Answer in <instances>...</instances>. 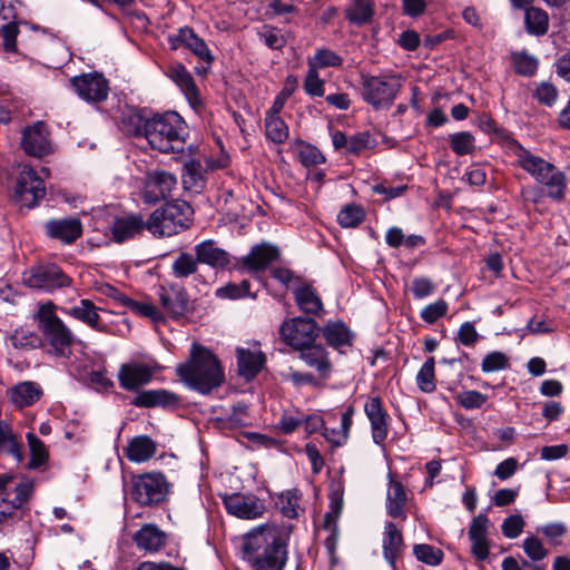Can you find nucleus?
Listing matches in <instances>:
<instances>
[{
    "label": "nucleus",
    "mask_w": 570,
    "mask_h": 570,
    "mask_svg": "<svg viewBox=\"0 0 570 570\" xmlns=\"http://www.w3.org/2000/svg\"><path fill=\"white\" fill-rule=\"evenodd\" d=\"M489 518L480 513L470 523L468 535L472 542L471 552L480 561L489 557L490 543L488 539Z\"/></svg>",
    "instance_id": "obj_20"
},
{
    "label": "nucleus",
    "mask_w": 570,
    "mask_h": 570,
    "mask_svg": "<svg viewBox=\"0 0 570 570\" xmlns=\"http://www.w3.org/2000/svg\"><path fill=\"white\" fill-rule=\"evenodd\" d=\"M80 98L90 102H100L107 99L109 82L104 73H80L70 79Z\"/></svg>",
    "instance_id": "obj_14"
},
{
    "label": "nucleus",
    "mask_w": 570,
    "mask_h": 570,
    "mask_svg": "<svg viewBox=\"0 0 570 570\" xmlns=\"http://www.w3.org/2000/svg\"><path fill=\"white\" fill-rule=\"evenodd\" d=\"M238 374L245 380H253L263 368L265 355L257 348H236Z\"/></svg>",
    "instance_id": "obj_26"
},
{
    "label": "nucleus",
    "mask_w": 570,
    "mask_h": 570,
    "mask_svg": "<svg viewBox=\"0 0 570 570\" xmlns=\"http://www.w3.org/2000/svg\"><path fill=\"white\" fill-rule=\"evenodd\" d=\"M173 81L180 88L187 98L189 105L197 109L202 107L203 101L200 98V92L198 90L197 85L195 83L194 78L190 73H170Z\"/></svg>",
    "instance_id": "obj_40"
},
{
    "label": "nucleus",
    "mask_w": 570,
    "mask_h": 570,
    "mask_svg": "<svg viewBox=\"0 0 570 570\" xmlns=\"http://www.w3.org/2000/svg\"><path fill=\"white\" fill-rule=\"evenodd\" d=\"M410 291L414 298L423 299L434 293L435 284L429 277L417 276L412 279Z\"/></svg>",
    "instance_id": "obj_59"
},
{
    "label": "nucleus",
    "mask_w": 570,
    "mask_h": 570,
    "mask_svg": "<svg viewBox=\"0 0 570 570\" xmlns=\"http://www.w3.org/2000/svg\"><path fill=\"white\" fill-rule=\"evenodd\" d=\"M539 184L547 187L548 196L556 200L562 202L566 196L567 178L563 171L558 169L553 165V169L544 175L543 180H539Z\"/></svg>",
    "instance_id": "obj_37"
},
{
    "label": "nucleus",
    "mask_w": 570,
    "mask_h": 570,
    "mask_svg": "<svg viewBox=\"0 0 570 570\" xmlns=\"http://www.w3.org/2000/svg\"><path fill=\"white\" fill-rule=\"evenodd\" d=\"M374 13V3L371 0H354L346 10L347 19L356 24L367 23Z\"/></svg>",
    "instance_id": "obj_42"
},
{
    "label": "nucleus",
    "mask_w": 570,
    "mask_h": 570,
    "mask_svg": "<svg viewBox=\"0 0 570 570\" xmlns=\"http://www.w3.org/2000/svg\"><path fill=\"white\" fill-rule=\"evenodd\" d=\"M242 558L254 570H284L287 550L274 524H262L248 531L242 543Z\"/></svg>",
    "instance_id": "obj_1"
},
{
    "label": "nucleus",
    "mask_w": 570,
    "mask_h": 570,
    "mask_svg": "<svg viewBox=\"0 0 570 570\" xmlns=\"http://www.w3.org/2000/svg\"><path fill=\"white\" fill-rule=\"evenodd\" d=\"M265 130L268 139L283 144L288 138V127L281 117L266 116Z\"/></svg>",
    "instance_id": "obj_49"
},
{
    "label": "nucleus",
    "mask_w": 570,
    "mask_h": 570,
    "mask_svg": "<svg viewBox=\"0 0 570 570\" xmlns=\"http://www.w3.org/2000/svg\"><path fill=\"white\" fill-rule=\"evenodd\" d=\"M144 228V222L140 217L128 216L115 220L112 226L114 239L117 243H122L126 239L134 237Z\"/></svg>",
    "instance_id": "obj_38"
},
{
    "label": "nucleus",
    "mask_w": 570,
    "mask_h": 570,
    "mask_svg": "<svg viewBox=\"0 0 570 570\" xmlns=\"http://www.w3.org/2000/svg\"><path fill=\"white\" fill-rule=\"evenodd\" d=\"M132 539L139 550L156 553L166 546L167 534L155 523H146Z\"/></svg>",
    "instance_id": "obj_24"
},
{
    "label": "nucleus",
    "mask_w": 570,
    "mask_h": 570,
    "mask_svg": "<svg viewBox=\"0 0 570 570\" xmlns=\"http://www.w3.org/2000/svg\"><path fill=\"white\" fill-rule=\"evenodd\" d=\"M39 330L56 356L68 357L73 343L71 330L56 314L51 302L41 304L36 314Z\"/></svg>",
    "instance_id": "obj_5"
},
{
    "label": "nucleus",
    "mask_w": 570,
    "mask_h": 570,
    "mask_svg": "<svg viewBox=\"0 0 570 570\" xmlns=\"http://www.w3.org/2000/svg\"><path fill=\"white\" fill-rule=\"evenodd\" d=\"M342 63V58L328 49H318L313 57L308 59L311 71L324 68H337Z\"/></svg>",
    "instance_id": "obj_47"
},
{
    "label": "nucleus",
    "mask_w": 570,
    "mask_h": 570,
    "mask_svg": "<svg viewBox=\"0 0 570 570\" xmlns=\"http://www.w3.org/2000/svg\"><path fill=\"white\" fill-rule=\"evenodd\" d=\"M451 149L458 156L470 155L475 150L474 136L469 131H460L449 135Z\"/></svg>",
    "instance_id": "obj_46"
},
{
    "label": "nucleus",
    "mask_w": 570,
    "mask_h": 570,
    "mask_svg": "<svg viewBox=\"0 0 570 570\" xmlns=\"http://www.w3.org/2000/svg\"><path fill=\"white\" fill-rule=\"evenodd\" d=\"M0 452L8 453L18 461L22 458L17 436L6 422H0Z\"/></svg>",
    "instance_id": "obj_43"
},
{
    "label": "nucleus",
    "mask_w": 570,
    "mask_h": 570,
    "mask_svg": "<svg viewBox=\"0 0 570 570\" xmlns=\"http://www.w3.org/2000/svg\"><path fill=\"white\" fill-rule=\"evenodd\" d=\"M374 147V139L366 131L357 132L350 137L347 153L360 155L362 151Z\"/></svg>",
    "instance_id": "obj_63"
},
{
    "label": "nucleus",
    "mask_w": 570,
    "mask_h": 570,
    "mask_svg": "<svg viewBox=\"0 0 570 570\" xmlns=\"http://www.w3.org/2000/svg\"><path fill=\"white\" fill-rule=\"evenodd\" d=\"M155 374V368L140 362L124 363L118 371V382L126 391H139L148 384Z\"/></svg>",
    "instance_id": "obj_17"
},
{
    "label": "nucleus",
    "mask_w": 570,
    "mask_h": 570,
    "mask_svg": "<svg viewBox=\"0 0 570 570\" xmlns=\"http://www.w3.org/2000/svg\"><path fill=\"white\" fill-rule=\"evenodd\" d=\"M322 332L327 344L335 348L352 344V334L343 322H328Z\"/></svg>",
    "instance_id": "obj_36"
},
{
    "label": "nucleus",
    "mask_w": 570,
    "mask_h": 570,
    "mask_svg": "<svg viewBox=\"0 0 570 570\" xmlns=\"http://www.w3.org/2000/svg\"><path fill=\"white\" fill-rule=\"evenodd\" d=\"M435 361L434 357H429L416 375L417 387L424 393H431L435 390V375H434Z\"/></svg>",
    "instance_id": "obj_50"
},
{
    "label": "nucleus",
    "mask_w": 570,
    "mask_h": 570,
    "mask_svg": "<svg viewBox=\"0 0 570 570\" xmlns=\"http://www.w3.org/2000/svg\"><path fill=\"white\" fill-rule=\"evenodd\" d=\"M522 549L530 561L539 562L548 557L549 551L537 535H528L522 542Z\"/></svg>",
    "instance_id": "obj_51"
},
{
    "label": "nucleus",
    "mask_w": 570,
    "mask_h": 570,
    "mask_svg": "<svg viewBox=\"0 0 570 570\" xmlns=\"http://www.w3.org/2000/svg\"><path fill=\"white\" fill-rule=\"evenodd\" d=\"M156 442L147 436L139 435L131 439L125 450L129 461L141 463L151 459L156 453Z\"/></svg>",
    "instance_id": "obj_32"
},
{
    "label": "nucleus",
    "mask_w": 570,
    "mask_h": 570,
    "mask_svg": "<svg viewBox=\"0 0 570 570\" xmlns=\"http://www.w3.org/2000/svg\"><path fill=\"white\" fill-rule=\"evenodd\" d=\"M134 135L144 136L153 149L169 154L184 150L188 130L184 119L177 112L169 111L137 125Z\"/></svg>",
    "instance_id": "obj_3"
},
{
    "label": "nucleus",
    "mask_w": 570,
    "mask_h": 570,
    "mask_svg": "<svg viewBox=\"0 0 570 570\" xmlns=\"http://www.w3.org/2000/svg\"><path fill=\"white\" fill-rule=\"evenodd\" d=\"M33 488L31 480L14 483L11 476H0V511L4 512L6 520L12 518L29 500Z\"/></svg>",
    "instance_id": "obj_9"
},
{
    "label": "nucleus",
    "mask_w": 570,
    "mask_h": 570,
    "mask_svg": "<svg viewBox=\"0 0 570 570\" xmlns=\"http://www.w3.org/2000/svg\"><path fill=\"white\" fill-rule=\"evenodd\" d=\"M42 394L39 384L35 382H22L11 389V401L19 407L30 406L36 403Z\"/></svg>",
    "instance_id": "obj_35"
},
{
    "label": "nucleus",
    "mask_w": 570,
    "mask_h": 570,
    "mask_svg": "<svg viewBox=\"0 0 570 570\" xmlns=\"http://www.w3.org/2000/svg\"><path fill=\"white\" fill-rule=\"evenodd\" d=\"M193 208L183 200L166 203L148 218L146 228L155 236L170 237L190 226Z\"/></svg>",
    "instance_id": "obj_4"
},
{
    "label": "nucleus",
    "mask_w": 570,
    "mask_h": 570,
    "mask_svg": "<svg viewBox=\"0 0 570 570\" xmlns=\"http://www.w3.org/2000/svg\"><path fill=\"white\" fill-rule=\"evenodd\" d=\"M177 186L176 176L164 169L148 170L144 178L141 198L146 204H157L171 196Z\"/></svg>",
    "instance_id": "obj_10"
},
{
    "label": "nucleus",
    "mask_w": 570,
    "mask_h": 570,
    "mask_svg": "<svg viewBox=\"0 0 570 570\" xmlns=\"http://www.w3.org/2000/svg\"><path fill=\"white\" fill-rule=\"evenodd\" d=\"M401 88V78L391 73L363 77L362 97L375 109L390 107Z\"/></svg>",
    "instance_id": "obj_7"
},
{
    "label": "nucleus",
    "mask_w": 570,
    "mask_h": 570,
    "mask_svg": "<svg viewBox=\"0 0 570 570\" xmlns=\"http://www.w3.org/2000/svg\"><path fill=\"white\" fill-rule=\"evenodd\" d=\"M23 282L31 288L51 292L69 286L71 279L57 265H38L24 274Z\"/></svg>",
    "instance_id": "obj_13"
},
{
    "label": "nucleus",
    "mask_w": 570,
    "mask_h": 570,
    "mask_svg": "<svg viewBox=\"0 0 570 570\" xmlns=\"http://www.w3.org/2000/svg\"><path fill=\"white\" fill-rule=\"evenodd\" d=\"M179 396L165 389L145 390L137 393L131 404L137 407L175 406L179 403Z\"/></svg>",
    "instance_id": "obj_28"
},
{
    "label": "nucleus",
    "mask_w": 570,
    "mask_h": 570,
    "mask_svg": "<svg viewBox=\"0 0 570 570\" xmlns=\"http://www.w3.org/2000/svg\"><path fill=\"white\" fill-rule=\"evenodd\" d=\"M195 255L199 264L208 265L216 269H224L230 263V255L219 247L214 239H206L195 245Z\"/></svg>",
    "instance_id": "obj_21"
},
{
    "label": "nucleus",
    "mask_w": 570,
    "mask_h": 570,
    "mask_svg": "<svg viewBox=\"0 0 570 570\" xmlns=\"http://www.w3.org/2000/svg\"><path fill=\"white\" fill-rule=\"evenodd\" d=\"M47 236L63 244L75 243L82 234V224L76 217L50 219L45 224Z\"/></svg>",
    "instance_id": "obj_19"
},
{
    "label": "nucleus",
    "mask_w": 570,
    "mask_h": 570,
    "mask_svg": "<svg viewBox=\"0 0 570 570\" xmlns=\"http://www.w3.org/2000/svg\"><path fill=\"white\" fill-rule=\"evenodd\" d=\"M382 549L384 559L395 569L397 559L404 552L405 543L402 531L392 521L384 523Z\"/></svg>",
    "instance_id": "obj_22"
},
{
    "label": "nucleus",
    "mask_w": 570,
    "mask_h": 570,
    "mask_svg": "<svg viewBox=\"0 0 570 570\" xmlns=\"http://www.w3.org/2000/svg\"><path fill=\"white\" fill-rule=\"evenodd\" d=\"M249 282L242 281L239 284L229 283L217 289L216 294L222 298L237 299L249 295Z\"/></svg>",
    "instance_id": "obj_61"
},
{
    "label": "nucleus",
    "mask_w": 570,
    "mask_h": 570,
    "mask_svg": "<svg viewBox=\"0 0 570 570\" xmlns=\"http://www.w3.org/2000/svg\"><path fill=\"white\" fill-rule=\"evenodd\" d=\"M176 375L191 390L208 394L225 381L219 360L208 348L194 343L189 358L176 367Z\"/></svg>",
    "instance_id": "obj_2"
},
{
    "label": "nucleus",
    "mask_w": 570,
    "mask_h": 570,
    "mask_svg": "<svg viewBox=\"0 0 570 570\" xmlns=\"http://www.w3.org/2000/svg\"><path fill=\"white\" fill-rule=\"evenodd\" d=\"M337 419H338V414L336 412H328L326 414L325 419L321 417L320 415H309V416L304 415L303 423L305 425V431L308 434H312V433H315L316 431H318L320 429L324 430V426L326 424L336 423Z\"/></svg>",
    "instance_id": "obj_62"
},
{
    "label": "nucleus",
    "mask_w": 570,
    "mask_h": 570,
    "mask_svg": "<svg viewBox=\"0 0 570 570\" xmlns=\"http://www.w3.org/2000/svg\"><path fill=\"white\" fill-rule=\"evenodd\" d=\"M449 309V304L445 299L439 298L435 302L426 305L420 312V317L428 324H433L443 317Z\"/></svg>",
    "instance_id": "obj_55"
},
{
    "label": "nucleus",
    "mask_w": 570,
    "mask_h": 570,
    "mask_svg": "<svg viewBox=\"0 0 570 570\" xmlns=\"http://www.w3.org/2000/svg\"><path fill=\"white\" fill-rule=\"evenodd\" d=\"M413 553L417 560L429 566H438L443 560V551L430 544H415Z\"/></svg>",
    "instance_id": "obj_54"
},
{
    "label": "nucleus",
    "mask_w": 570,
    "mask_h": 570,
    "mask_svg": "<svg viewBox=\"0 0 570 570\" xmlns=\"http://www.w3.org/2000/svg\"><path fill=\"white\" fill-rule=\"evenodd\" d=\"M28 445L30 449V468H38L42 465L48 459V451L43 442L32 433L27 434Z\"/></svg>",
    "instance_id": "obj_52"
},
{
    "label": "nucleus",
    "mask_w": 570,
    "mask_h": 570,
    "mask_svg": "<svg viewBox=\"0 0 570 570\" xmlns=\"http://www.w3.org/2000/svg\"><path fill=\"white\" fill-rule=\"evenodd\" d=\"M354 412L355 411L353 406H348L341 415H338V428H330L327 426L328 424L324 426L323 435L328 442L336 446H340L346 442L350 429L353 424Z\"/></svg>",
    "instance_id": "obj_33"
},
{
    "label": "nucleus",
    "mask_w": 570,
    "mask_h": 570,
    "mask_svg": "<svg viewBox=\"0 0 570 570\" xmlns=\"http://www.w3.org/2000/svg\"><path fill=\"white\" fill-rule=\"evenodd\" d=\"M409 501V495L405 487L401 481L395 480L392 474H389V488L386 492V513L393 519H406L405 508Z\"/></svg>",
    "instance_id": "obj_23"
},
{
    "label": "nucleus",
    "mask_w": 570,
    "mask_h": 570,
    "mask_svg": "<svg viewBox=\"0 0 570 570\" xmlns=\"http://www.w3.org/2000/svg\"><path fill=\"white\" fill-rule=\"evenodd\" d=\"M364 412L371 423L373 442L382 445L389 435L390 415L383 407L380 396H370L364 404Z\"/></svg>",
    "instance_id": "obj_15"
},
{
    "label": "nucleus",
    "mask_w": 570,
    "mask_h": 570,
    "mask_svg": "<svg viewBox=\"0 0 570 570\" xmlns=\"http://www.w3.org/2000/svg\"><path fill=\"white\" fill-rule=\"evenodd\" d=\"M509 366V358L502 352H491L487 354L481 363V370L484 373H491L504 370Z\"/></svg>",
    "instance_id": "obj_58"
},
{
    "label": "nucleus",
    "mask_w": 570,
    "mask_h": 570,
    "mask_svg": "<svg viewBox=\"0 0 570 570\" xmlns=\"http://www.w3.org/2000/svg\"><path fill=\"white\" fill-rule=\"evenodd\" d=\"M278 255V249L272 245H256L246 256L242 258V265L250 272L263 271L269 264L276 261Z\"/></svg>",
    "instance_id": "obj_29"
},
{
    "label": "nucleus",
    "mask_w": 570,
    "mask_h": 570,
    "mask_svg": "<svg viewBox=\"0 0 570 570\" xmlns=\"http://www.w3.org/2000/svg\"><path fill=\"white\" fill-rule=\"evenodd\" d=\"M299 497L295 490H287L279 495L278 504L282 513L287 518L297 515Z\"/></svg>",
    "instance_id": "obj_60"
},
{
    "label": "nucleus",
    "mask_w": 570,
    "mask_h": 570,
    "mask_svg": "<svg viewBox=\"0 0 570 570\" xmlns=\"http://www.w3.org/2000/svg\"><path fill=\"white\" fill-rule=\"evenodd\" d=\"M294 297L297 306L305 314L318 315L323 311V303L318 294L308 285L296 288Z\"/></svg>",
    "instance_id": "obj_34"
},
{
    "label": "nucleus",
    "mask_w": 570,
    "mask_h": 570,
    "mask_svg": "<svg viewBox=\"0 0 570 570\" xmlns=\"http://www.w3.org/2000/svg\"><path fill=\"white\" fill-rule=\"evenodd\" d=\"M227 513L243 520H255L266 511L265 501L250 492H234L222 495Z\"/></svg>",
    "instance_id": "obj_11"
},
{
    "label": "nucleus",
    "mask_w": 570,
    "mask_h": 570,
    "mask_svg": "<svg viewBox=\"0 0 570 570\" xmlns=\"http://www.w3.org/2000/svg\"><path fill=\"white\" fill-rule=\"evenodd\" d=\"M16 198L21 206L33 208L46 195L43 179L30 166H23L16 185Z\"/></svg>",
    "instance_id": "obj_12"
},
{
    "label": "nucleus",
    "mask_w": 570,
    "mask_h": 570,
    "mask_svg": "<svg viewBox=\"0 0 570 570\" xmlns=\"http://www.w3.org/2000/svg\"><path fill=\"white\" fill-rule=\"evenodd\" d=\"M124 305L134 313L150 318L153 322H160L164 320L163 313L150 303H139L131 298H124Z\"/></svg>",
    "instance_id": "obj_53"
},
{
    "label": "nucleus",
    "mask_w": 570,
    "mask_h": 570,
    "mask_svg": "<svg viewBox=\"0 0 570 570\" xmlns=\"http://www.w3.org/2000/svg\"><path fill=\"white\" fill-rule=\"evenodd\" d=\"M525 525L523 518L520 514H512L503 520L501 525L502 533L505 538H518Z\"/></svg>",
    "instance_id": "obj_64"
},
{
    "label": "nucleus",
    "mask_w": 570,
    "mask_h": 570,
    "mask_svg": "<svg viewBox=\"0 0 570 570\" xmlns=\"http://www.w3.org/2000/svg\"><path fill=\"white\" fill-rule=\"evenodd\" d=\"M99 307H97L90 299H80L77 304L62 307L61 312L81 323H85L89 327L96 331H102L100 324V316L98 314Z\"/></svg>",
    "instance_id": "obj_30"
},
{
    "label": "nucleus",
    "mask_w": 570,
    "mask_h": 570,
    "mask_svg": "<svg viewBox=\"0 0 570 570\" xmlns=\"http://www.w3.org/2000/svg\"><path fill=\"white\" fill-rule=\"evenodd\" d=\"M321 328L311 317H293L279 327L282 341L294 350L301 351L312 345L320 335Z\"/></svg>",
    "instance_id": "obj_8"
},
{
    "label": "nucleus",
    "mask_w": 570,
    "mask_h": 570,
    "mask_svg": "<svg viewBox=\"0 0 570 570\" xmlns=\"http://www.w3.org/2000/svg\"><path fill=\"white\" fill-rule=\"evenodd\" d=\"M21 147L32 157H43L51 153L49 131L45 122L37 121L24 128L21 137Z\"/></svg>",
    "instance_id": "obj_16"
},
{
    "label": "nucleus",
    "mask_w": 570,
    "mask_h": 570,
    "mask_svg": "<svg viewBox=\"0 0 570 570\" xmlns=\"http://www.w3.org/2000/svg\"><path fill=\"white\" fill-rule=\"evenodd\" d=\"M11 345L18 350H32L41 345V337L28 328H18L9 337Z\"/></svg>",
    "instance_id": "obj_45"
},
{
    "label": "nucleus",
    "mask_w": 570,
    "mask_h": 570,
    "mask_svg": "<svg viewBox=\"0 0 570 570\" xmlns=\"http://www.w3.org/2000/svg\"><path fill=\"white\" fill-rule=\"evenodd\" d=\"M301 358L307 366L315 368L322 379L330 376L332 363L323 346L312 344L308 347L301 350Z\"/></svg>",
    "instance_id": "obj_31"
},
{
    "label": "nucleus",
    "mask_w": 570,
    "mask_h": 570,
    "mask_svg": "<svg viewBox=\"0 0 570 570\" xmlns=\"http://www.w3.org/2000/svg\"><path fill=\"white\" fill-rule=\"evenodd\" d=\"M524 24L528 33L533 36H543L549 29L548 13L538 7L525 8Z\"/></svg>",
    "instance_id": "obj_39"
},
{
    "label": "nucleus",
    "mask_w": 570,
    "mask_h": 570,
    "mask_svg": "<svg viewBox=\"0 0 570 570\" xmlns=\"http://www.w3.org/2000/svg\"><path fill=\"white\" fill-rule=\"evenodd\" d=\"M169 492V483L158 472L135 475L130 480L129 495L141 507H151L163 502Z\"/></svg>",
    "instance_id": "obj_6"
},
{
    "label": "nucleus",
    "mask_w": 570,
    "mask_h": 570,
    "mask_svg": "<svg viewBox=\"0 0 570 570\" xmlns=\"http://www.w3.org/2000/svg\"><path fill=\"white\" fill-rule=\"evenodd\" d=\"M487 400V395L475 390L463 391L455 395L456 403L466 410L480 409Z\"/></svg>",
    "instance_id": "obj_57"
},
{
    "label": "nucleus",
    "mask_w": 570,
    "mask_h": 570,
    "mask_svg": "<svg viewBox=\"0 0 570 570\" xmlns=\"http://www.w3.org/2000/svg\"><path fill=\"white\" fill-rule=\"evenodd\" d=\"M518 165L531 175L538 183L543 180L544 175L553 169V164L544 160L543 158L533 155L522 146H518L515 150Z\"/></svg>",
    "instance_id": "obj_27"
},
{
    "label": "nucleus",
    "mask_w": 570,
    "mask_h": 570,
    "mask_svg": "<svg viewBox=\"0 0 570 570\" xmlns=\"http://www.w3.org/2000/svg\"><path fill=\"white\" fill-rule=\"evenodd\" d=\"M158 295L161 307L168 316L179 318L187 312L188 295L184 287L176 284L161 286Z\"/></svg>",
    "instance_id": "obj_18"
},
{
    "label": "nucleus",
    "mask_w": 570,
    "mask_h": 570,
    "mask_svg": "<svg viewBox=\"0 0 570 570\" xmlns=\"http://www.w3.org/2000/svg\"><path fill=\"white\" fill-rule=\"evenodd\" d=\"M293 150L299 163L305 167L316 166L325 163V157L321 150L317 147L303 140H297L294 144Z\"/></svg>",
    "instance_id": "obj_41"
},
{
    "label": "nucleus",
    "mask_w": 570,
    "mask_h": 570,
    "mask_svg": "<svg viewBox=\"0 0 570 570\" xmlns=\"http://www.w3.org/2000/svg\"><path fill=\"white\" fill-rule=\"evenodd\" d=\"M198 265L199 263L196 257L187 252H183L173 262V275L176 278H187L190 275L197 273Z\"/></svg>",
    "instance_id": "obj_44"
},
{
    "label": "nucleus",
    "mask_w": 570,
    "mask_h": 570,
    "mask_svg": "<svg viewBox=\"0 0 570 570\" xmlns=\"http://www.w3.org/2000/svg\"><path fill=\"white\" fill-rule=\"evenodd\" d=\"M168 41L173 49H177L184 46L190 49L202 60L207 62L212 60V55L206 43L200 38H198L194 30L189 27L180 28L177 35L169 36Z\"/></svg>",
    "instance_id": "obj_25"
},
{
    "label": "nucleus",
    "mask_w": 570,
    "mask_h": 570,
    "mask_svg": "<svg viewBox=\"0 0 570 570\" xmlns=\"http://www.w3.org/2000/svg\"><path fill=\"white\" fill-rule=\"evenodd\" d=\"M558 96L559 92L556 86L547 81L540 82L532 92V97L537 99L539 104L547 107H552Z\"/></svg>",
    "instance_id": "obj_56"
},
{
    "label": "nucleus",
    "mask_w": 570,
    "mask_h": 570,
    "mask_svg": "<svg viewBox=\"0 0 570 570\" xmlns=\"http://www.w3.org/2000/svg\"><path fill=\"white\" fill-rule=\"evenodd\" d=\"M365 219V212L362 206L348 204L337 214V222L344 228L358 226Z\"/></svg>",
    "instance_id": "obj_48"
}]
</instances>
